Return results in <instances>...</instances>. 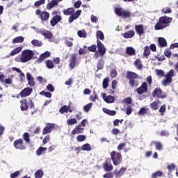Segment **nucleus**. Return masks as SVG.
Returning <instances> with one entry per match:
<instances>
[{"label": "nucleus", "mask_w": 178, "mask_h": 178, "mask_svg": "<svg viewBox=\"0 0 178 178\" xmlns=\"http://www.w3.org/2000/svg\"><path fill=\"white\" fill-rule=\"evenodd\" d=\"M20 109L22 112H26L29 111V108L31 109V115H34L37 110L35 109V106L34 105V102L31 98L23 99L20 101Z\"/></svg>", "instance_id": "obj_1"}, {"label": "nucleus", "mask_w": 178, "mask_h": 178, "mask_svg": "<svg viewBox=\"0 0 178 178\" xmlns=\"http://www.w3.org/2000/svg\"><path fill=\"white\" fill-rule=\"evenodd\" d=\"M173 22V18L166 15L160 17L159 22L154 26V30H163L166 27H169L170 24Z\"/></svg>", "instance_id": "obj_2"}, {"label": "nucleus", "mask_w": 178, "mask_h": 178, "mask_svg": "<svg viewBox=\"0 0 178 178\" xmlns=\"http://www.w3.org/2000/svg\"><path fill=\"white\" fill-rule=\"evenodd\" d=\"M63 13L65 16H70L68 18L69 23H73V22L79 19V17L81 15V10H78L74 13V8H68L63 10Z\"/></svg>", "instance_id": "obj_3"}, {"label": "nucleus", "mask_w": 178, "mask_h": 178, "mask_svg": "<svg viewBox=\"0 0 178 178\" xmlns=\"http://www.w3.org/2000/svg\"><path fill=\"white\" fill-rule=\"evenodd\" d=\"M103 169L105 172H108L103 175V178H113L114 175L112 172L113 165L111 161V159H106L103 163Z\"/></svg>", "instance_id": "obj_4"}, {"label": "nucleus", "mask_w": 178, "mask_h": 178, "mask_svg": "<svg viewBox=\"0 0 178 178\" xmlns=\"http://www.w3.org/2000/svg\"><path fill=\"white\" fill-rule=\"evenodd\" d=\"M34 56V51L32 50L26 49L22 51L20 56V62L26 63L29 60H31Z\"/></svg>", "instance_id": "obj_5"}, {"label": "nucleus", "mask_w": 178, "mask_h": 178, "mask_svg": "<svg viewBox=\"0 0 178 178\" xmlns=\"http://www.w3.org/2000/svg\"><path fill=\"white\" fill-rule=\"evenodd\" d=\"M110 156L115 166H119V165H120V163H122V161H123V156H122V154L115 150L110 153Z\"/></svg>", "instance_id": "obj_6"}, {"label": "nucleus", "mask_w": 178, "mask_h": 178, "mask_svg": "<svg viewBox=\"0 0 178 178\" xmlns=\"http://www.w3.org/2000/svg\"><path fill=\"white\" fill-rule=\"evenodd\" d=\"M126 77L129 80L130 87H138V80L136 79H137V74L131 71H128Z\"/></svg>", "instance_id": "obj_7"}, {"label": "nucleus", "mask_w": 178, "mask_h": 178, "mask_svg": "<svg viewBox=\"0 0 178 178\" xmlns=\"http://www.w3.org/2000/svg\"><path fill=\"white\" fill-rule=\"evenodd\" d=\"M114 13L117 16L122 17V19H127L131 16V13L129 10H125L123 8H115Z\"/></svg>", "instance_id": "obj_8"}, {"label": "nucleus", "mask_w": 178, "mask_h": 178, "mask_svg": "<svg viewBox=\"0 0 178 178\" xmlns=\"http://www.w3.org/2000/svg\"><path fill=\"white\" fill-rule=\"evenodd\" d=\"M165 78L161 81V84L164 86V87H168L169 84H171L172 81H173V77H175V71L173 70H170L165 76Z\"/></svg>", "instance_id": "obj_9"}, {"label": "nucleus", "mask_w": 178, "mask_h": 178, "mask_svg": "<svg viewBox=\"0 0 178 178\" xmlns=\"http://www.w3.org/2000/svg\"><path fill=\"white\" fill-rule=\"evenodd\" d=\"M152 95L153 97V98H166L167 95L166 93L163 92V90H162V89H161V88H156L152 93Z\"/></svg>", "instance_id": "obj_10"}, {"label": "nucleus", "mask_w": 178, "mask_h": 178, "mask_svg": "<svg viewBox=\"0 0 178 178\" xmlns=\"http://www.w3.org/2000/svg\"><path fill=\"white\" fill-rule=\"evenodd\" d=\"M56 127H58L56 124L47 122L43 129L42 134H49V133H52L54 130H56Z\"/></svg>", "instance_id": "obj_11"}, {"label": "nucleus", "mask_w": 178, "mask_h": 178, "mask_svg": "<svg viewBox=\"0 0 178 178\" xmlns=\"http://www.w3.org/2000/svg\"><path fill=\"white\" fill-rule=\"evenodd\" d=\"M69 62V67L71 69V70H73V69L76 67V65H79V62L77 61V54H71Z\"/></svg>", "instance_id": "obj_12"}, {"label": "nucleus", "mask_w": 178, "mask_h": 178, "mask_svg": "<svg viewBox=\"0 0 178 178\" xmlns=\"http://www.w3.org/2000/svg\"><path fill=\"white\" fill-rule=\"evenodd\" d=\"M35 15L37 16H40V20H42V22H47V20L49 19V13L47 11L41 12V10L38 9L35 10Z\"/></svg>", "instance_id": "obj_13"}, {"label": "nucleus", "mask_w": 178, "mask_h": 178, "mask_svg": "<svg viewBox=\"0 0 178 178\" xmlns=\"http://www.w3.org/2000/svg\"><path fill=\"white\" fill-rule=\"evenodd\" d=\"M97 51L99 54V56H101V58H103L105 54H106V49H105V46L104 45V44H102V42L99 39L97 40Z\"/></svg>", "instance_id": "obj_14"}, {"label": "nucleus", "mask_w": 178, "mask_h": 178, "mask_svg": "<svg viewBox=\"0 0 178 178\" xmlns=\"http://www.w3.org/2000/svg\"><path fill=\"white\" fill-rule=\"evenodd\" d=\"M136 92L139 95L148 92V84L146 82H143L142 85L136 89Z\"/></svg>", "instance_id": "obj_15"}, {"label": "nucleus", "mask_w": 178, "mask_h": 178, "mask_svg": "<svg viewBox=\"0 0 178 178\" xmlns=\"http://www.w3.org/2000/svg\"><path fill=\"white\" fill-rule=\"evenodd\" d=\"M31 92H33V89L30 87L24 88L18 95L21 97V98H26V97H29L31 95Z\"/></svg>", "instance_id": "obj_16"}, {"label": "nucleus", "mask_w": 178, "mask_h": 178, "mask_svg": "<svg viewBox=\"0 0 178 178\" xmlns=\"http://www.w3.org/2000/svg\"><path fill=\"white\" fill-rule=\"evenodd\" d=\"M13 146L16 149H26V146L23 144V139H17L14 141Z\"/></svg>", "instance_id": "obj_17"}, {"label": "nucleus", "mask_w": 178, "mask_h": 178, "mask_svg": "<svg viewBox=\"0 0 178 178\" xmlns=\"http://www.w3.org/2000/svg\"><path fill=\"white\" fill-rule=\"evenodd\" d=\"M62 20V16L59 15H54L51 19L50 20V26L51 27H55L58 23H59Z\"/></svg>", "instance_id": "obj_18"}, {"label": "nucleus", "mask_w": 178, "mask_h": 178, "mask_svg": "<svg viewBox=\"0 0 178 178\" xmlns=\"http://www.w3.org/2000/svg\"><path fill=\"white\" fill-rule=\"evenodd\" d=\"M39 33L47 40H51L54 37V34L52 33V32L47 30L40 29L39 31Z\"/></svg>", "instance_id": "obj_19"}, {"label": "nucleus", "mask_w": 178, "mask_h": 178, "mask_svg": "<svg viewBox=\"0 0 178 178\" xmlns=\"http://www.w3.org/2000/svg\"><path fill=\"white\" fill-rule=\"evenodd\" d=\"M102 97L106 104H113L115 102V97L112 95L106 96V93H103Z\"/></svg>", "instance_id": "obj_20"}, {"label": "nucleus", "mask_w": 178, "mask_h": 178, "mask_svg": "<svg viewBox=\"0 0 178 178\" xmlns=\"http://www.w3.org/2000/svg\"><path fill=\"white\" fill-rule=\"evenodd\" d=\"M49 56H51V52L47 51L40 56V57L38 59V62L39 63H41L42 62H44V60H45L47 58H49Z\"/></svg>", "instance_id": "obj_21"}, {"label": "nucleus", "mask_w": 178, "mask_h": 178, "mask_svg": "<svg viewBox=\"0 0 178 178\" xmlns=\"http://www.w3.org/2000/svg\"><path fill=\"white\" fill-rule=\"evenodd\" d=\"M26 79L28 80V83L30 87H34L35 86V82L34 81V77L31 76L30 72L26 73Z\"/></svg>", "instance_id": "obj_22"}, {"label": "nucleus", "mask_w": 178, "mask_h": 178, "mask_svg": "<svg viewBox=\"0 0 178 178\" xmlns=\"http://www.w3.org/2000/svg\"><path fill=\"white\" fill-rule=\"evenodd\" d=\"M135 31L138 35H143L144 34V25L139 24L135 26Z\"/></svg>", "instance_id": "obj_23"}, {"label": "nucleus", "mask_w": 178, "mask_h": 178, "mask_svg": "<svg viewBox=\"0 0 178 178\" xmlns=\"http://www.w3.org/2000/svg\"><path fill=\"white\" fill-rule=\"evenodd\" d=\"M58 5H59V2H58L57 0H51V2L47 3V10H51V9L55 8V6H58Z\"/></svg>", "instance_id": "obj_24"}, {"label": "nucleus", "mask_w": 178, "mask_h": 178, "mask_svg": "<svg viewBox=\"0 0 178 178\" xmlns=\"http://www.w3.org/2000/svg\"><path fill=\"white\" fill-rule=\"evenodd\" d=\"M122 35L124 37V38H133L134 35H136V32L134 31H129L127 32H125L124 33H122Z\"/></svg>", "instance_id": "obj_25"}, {"label": "nucleus", "mask_w": 178, "mask_h": 178, "mask_svg": "<svg viewBox=\"0 0 178 178\" xmlns=\"http://www.w3.org/2000/svg\"><path fill=\"white\" fill-rule=\"evenodd\" d=\"M158 42L159 47L161 48H165V47H168V42H166V39L162 37L158 38Z\"/></svg>", "instance_id": "obj_26"}, {"label": "nucleus", "mask_w": 178, "mask_h": 178, "mask_svg": "<svg viewBox=\"0 0 178 178\" xmlns=\"http://www.w3.org/2000/svg\"><path fill=\"white\" fill-rule=\"evenodd\" d=\"M84 133V128L81 127V125L76 126L72 131V134H79Z\"/></svg>", "instance_id": "obj_27"}, {"label": "nucleus", "mask_w": 178, "mask_h": 178, "mask_svg": "<svg viewBox=\"0 0 178 178\" xmlns=\"http://www.w3.org/2000/svg\"><path fill=\"white\" fill-rule=\"evenodd\" d=\"M126 170H127V168H121L119 171L115 170L114 171V175L117 177H118V176H123V175H124V172H126Z\"/></svg>", "instance_id": "obj_28"}, {"label": "nucleus", "mask_w": 178, "mask_h": 178, "mask_svg": "<svg viewBox=\"0 0 178 178\" xmlns=\"http://www.w3.org/2000/svg\"><path fill=\"white\" fill-rule=\"evenodd\" d=\"M159 104H161V102L159 100H157L151 103L150 104L151 109H153L154 111H158V109H159Z\"/></svg>", "instance_id": "obj_29"}, {"label": "nucleus", "mask_w": 178, "mask_h": 178, "mask_svg": "<svg viewBox=\"0 0 178 178\" xmlns=\"http://www.w3.org/2000/svg\"><path fill=\"white\" fill-rule=\"evenodd\" d=\"M126 53L127 55H129V56H133V55H136V49L131 47H127Z\"/></svg>", "instance_id": "obj_30"}, {"label": "nucleus", "mask_w": 178, "mask_h": 178, "mask_svg": "<svg viewBox=\"0 0 178 178\" xmlns=\"http://www.w3.org/2000/svg\"><path fill=\"white\" fill-rule=\"evenodd\" d=\"M24 41V38L23 36H18L16 37L15 38L13 39L12 43L13 44H19L22 43Z\"/></svg>", "instance_id": "obj_31"}, {"label": "nucleus", "mask_w": 178, "mask_h": 178, "mask_svg": "<svg viewBox=\"0 0 178 178\" xmlns=\"http://www.w3.org/2000/svg\"><path fill=\"white\" fill-rule=\"evenodd\" d=\"M134 65L136 66L138 70H141L143 69V64L141 63V60L138 58L134 61Z\"/></svg>", "instance_id": "obj_32"}, {"label": "nucleus", "mask_w": 178, "mask_h": 178, "mask_svg": "<svg viewBox=\"0 0 178 178\" xmlns=\"http://www.w3.org/2000/svg\"><path fill=\"white\" fill-rule=\"evenodd\" d=\"M22 49H23V47H16L10 52V56H15V55H17V54L22 52Z\"/></svg>", "instance_id": "obj_33"}, {"label": "nucleus", "mask_w": 178, "mask_h": 178, "mask_svg": "<svg viewBox=\"0 0 178 178\" xmlns=\"http://www.w3.org/2000/svg\"><path fill=\"white\" fill-rule=\"evenodd\" d=\"M31 44L33 47H42V42L36 39L33 40Z\"/></svg>", "instance_id": "obj_34"}, {"label": "nucleus", "mask_w": 178, "mask_h": 178, "mask_svg": "<svg viewBox=\"0 0 178 178\" xmlns=\"http://www.w3.org/2000/svg\"><path fill=\"white\" fill-rule=\"evenodd\" d=\"M45 63L47 69H54V67H55L53 60H47L45 61Z\"/></svg>", "instance_id": "obj_35"}, {"label": "nucleus", "mask_w": 178, "mask_h": 178, "mask_svg": "<svg viewBox=\"0 0 178 178\" xmlns=\"http://www.w3.org/2000/svg\"><path fill=\"white\" fill-rule=\"evenodd\" d=\"M69 108H70V106H67L66 105L63 106L60 109H59V112L61 114L63 113H67V112H69Z\"/></svg>", "instance_id": "obj_36"}, {"label": "nucleus", "mask_w": 178, "mask_h": 178, "mask_svg": "<svg viewBox=\"0 0 178 178\" xmlns=\"http://www.w3.org/2000/svg\"><path fill=\"white\" fill-rule=\"evenodd\" d=\"M96 38H97V40H102V41L105 40L104 33H102L101 31H97L96 32Z\"/></svg>", "instance_id": "obj_37"}, {"label": "nucleus", "mask_w": 178, "mask_h": 178, "mask_svg": "<svg viewBox=\"0 0 178 178\" xmlns=\"http://www.w3.org/2000/svg\"><path fill=\"white\" fill-rule=\"evenodd\" d=\"M77 120L76 118H70L67 120V126H73V124H77Z\"/></svg>", "instance_id": "obj_38"}, {"label": "nucleus", "mask_w": 178, "mask_h": 178, "mask_svg": "<svg viewBox=\"0 0 178 178\" xmlns=\"http://www.w3.org/2000/svg\"><path fill=\"white\" fill-rule=\"evenodd\" d=\"M82 151H91V145L86 143L81 147Z\"/></svg>", "instance_id": "obj_39"}, {"label": "nucleus", "mask_w": 178, "mask_h": 178, "mask_svg": "<svg viewBox=\"0 0 178 178\" xmlns=\"http://www.w3.org/2000/svg\"><path fill=\"white\" fill-rule=\"evenodd\" d=\"M44 176V171L42 170H38L35 172V178H42Z\"/></svg>", "instance_id": "obj_40"}, {"label": "nucleus", "mask_w": 178, "mask_h": 178, "mask_svg": "<svg viewBox=\"0 0 178 178\" xmlns=\"http://www.w3.org/2000/svg\"><path fill=\"white\" fill-rule=\"evenodd\" d=\"M155 73L156 76H159V77H165V71L162 70H155Z\"/></svg>", "instance_id": "obj_41"}, {"label": "nucleus", "mask_w": 178, "mask_h": 178, "mask_svg": "<svg viewBox=\"0 0 178 178\" xmlns=\"http://www.w3.org/2000/svg\"><path fill=\"white\" fill-rule=\"evenodd\" d=\"M40 95H42V97H46V98H51L52 97V93L49 92H45L44 90L41 91L40 92Z\"/></svg>", "instance_id": "obj_42"}, {"label": "nucleus", "mask_w": 178, "mask_h": 178, "mask_svg": "<svg viewBox=\"0 0 178 178\" xmlns=\"http://www.w3.org/2000/svg\"><path fill=\"white\" fill-rule=\"evenodd\" d=\"M44 151H47V147H39L36 150V155H38V156H40V155H42V152H44Z\"/></svg>", "instance_id": "obj_43"}, {"label": "nucleus", "mask_w": 178, "mask_h": 178, "mask_svg": "<svg viewBox=\"0 0 178 178\" xmlns=\"http://www.w3.org/2000/svg\"><path fill=\"white\" fill-rule=\"evenodd\" d=\"M162 175H163V172H162V171H156L154 173L152 174V178L162 177Z\"/></svg>", "instance_id": "obj_44"}, {"label": "nucleus", "mask_w": 178, "mask_h": 178, "mask_svg": "<svg viewBox=\"0 0 178 178\" xmlns=\"http://www.w3.org/2000/svg\"><path fill=\"white\" fill-rule=\"evenodd\" d=\"M151 54V50L149 49V47L148 46H145L144 47V51H143V55L144 56H149V54Z\"/></svg>", "instance_id": "obj_45"}, {"label": "nucleus", "mask_w": 178, "mask_h": 178, "mask_svg": "<svg viewBox=\"0 0 178 178\" xmlns=\"http://www.w3.org/2000/svg\"><path fill=\"white\" fill-rule=\"evenodd\" d=\"M147 111H148V109L142 107L140 108L139 111L138 112V115L139 116H144V115H145V113H147Z\"/></svg>", "instance_id": "obj_46"}, {"label": "nucleus", "mask_w": 178, "mask_h": 178, "mask_svg": "<svg viewBox=\"0 0 178 178\" xmlns=\"http://www.w3.org/2000/svg\"><path fill=\"white\" fill-rule=\"evenodd\" d=\"M91 108H92V103H89L83 106V110L84 112H90Z\"/></svg>", "instance_id": "obj_47"}, {"label": "nucleus", "mask_w": 178, "mask_h": 178, "mask_svg": "<svg viewBox=\"0 0 178 178\" xmlns=\"http://www.w3.org/2000/svg\"><path fill=\"white\" fill-rule=\"evenodd\" d=\"M152 144L155 145L156 149H158L159 151H161V149H162V143H161V142L153 141Z\"/></svg>", "instance_id": "obj_48"}, {"label": "nucleus", "mask_w": 178, "mask_h": 178, "mask_svg": "<svg viewBox=\"0 0 178 178\" xmlns=\"http://www.w3.org/2000/svg\"><path fill=\"white\" fill-rule=\"evenodd\" d=\"M97 67L98 69V70H102V69H104V60L101 59L99 60V62L97 63Z\"/></svg>", "instance_id": "obj_49"}, {"label": "nucleus", "mask_w": 178, "mask_h": 178, "mask_svg": "<svg viewBox=\"0 0 178 178\" xmlns=\"http://www.w3.org/2000/svg\"><path fill=\"white\" fill-rule=\"evenodd\" d=\"M108 86H109V78L106 77L103 80V88H108Z\"/></svg>", "instance_id": "obj_50"}, {"label": "nucleus", "mask_w": 178, "mask_h": 178, "mask_svg": "<svg viewBox=\"0 0 178 178\" xmlns=\"http://www.w3.org/2000/svg\"><path fill=\"white\" fill-rule=\"evenodd\" d=\"M162 13H164L165 15L168 13H172V9L169 7H165L161 10Z\"/></svg>", "instance_id": "obj_51"}, {"label": "nucleus", "mask_w": 178, "mask_h": 178, "mask_svg": "<svg viewBox=\"0 0 178 178\" xmlns=\"http://www.w3.org/2000/svg\"><path fill=\"white\" fill-rule=\"evenodd\" d=\"M86 136L84 135H79L77 137H76V140L79 143H81L83 141H86Z\"/></svg>", "instance_id": "obj_52"}, {"label": "nucleus", "mask_w": 178, "mask_h": 178, "mask_svg": "<svg viewBox=\"0 0 178 178\" xmlns=\"http://www.w3.org/2000/svg\"><path fill=\"white\" fill-rule=\"evenodd\" d=\"M44 3H45V0H39L34 3V6H36V8H38V6L44 5Z\"/></svg>", "instance_id": "obj_53"}, {"label": "nucleus", "mask_w": 178, "mask_h": 178, "mask_svg": "<svg viewBox=\"0 0 178 178\" xmlns=\"http://www.w3.org/2000/svg\"><path fill=\"white\" fill-rule=\"evenodd\" d=\"M88 51H90V52H97V45L95 44L91 45L88 47Z\"/></svg>", "instance_id": "obj_54"}, {"label": "nucleus", "mask_w": 178, "mask_h": 178, "mask_svg": "<svg viewBox=\"0 0 178 178\" xmlns=\"http://www.w3.org/2000/svg\"><path fill=\"white\" fill-rule=\"evenodd\" d=\"M93 95L94 96L92 95L90 97V100L92 102H95V100L98 99V95H97V92H94Z\"/></svg>", "instance_id": "obj_55"}, {"label": "nucleus", "mask_w": 178, "mask_h": 178, "mask_svg": "<svg viewBox=\"0 0 178 178\" xmlns=\"http://www.w3.org/2000/svg\"><path fill=\"white\" fill-rule=\"evenodd\" d=\"M175 168H176V165H175V163H171L167 165V169L168 170L169 172H172V170H174Z\"/></svg>", "instance_id": "obj_56"}, {"label": "nucleus", "mask_w": 178, "mask_h": 178, "mask_svg": "<svg viewBox=\"0 0 178 178\" xmlns=\"http://www.w3.org/2000/svg\"><path fill=\"white\" fill-rule=\"evenodd\" d=\"M47 90L50 92H54V91H55V88L54 87V86H52V84H49L47 86Z\"/></svg>", "instance_id": "obj_57"}, {"label": "nucleus", "mask_w": 178, "mask_h": 178, "mask_svg": "<svg viewBox=\"0 0 178 178\" xmlns=\"http://www.w3.org/2000/svg\"><path fill=\"white\" fill-rule=\"evenodd\" d=\"M164 55L167 58H170V56H172V51H170V49H165L164 51Z\"/></svg>", "instance_id": "obj_58"}, {"label": "nucleus", "mask_w": 178, "mask_h": 178, "mask_svg": "<svg viewBox=\"0 0 178 178\" xmlns=\"http://www.w3.org/2000/svg\"><path fill=\"white\" fill-rule=\"evenodd\" d=\"M78 35H79V37H80V38H86V37H87L86 35V32L82 31H78Z\"/></svg>", "instance_id": "obj_59"}, {"label": "nucleus", "mask_w": 178, "mask_h": 178, "mask_svg": "<svg viewBox=\"0 0 178 178\" xmlns=\"http://www.w3.org/2000/svg\"><path fill=\"white\" fill-rule=\"evenodd\" d=\"M20 175V171H16L12 174H10V178H16L17 176Z\"/></svg>", "instance_id": "obj_60"}, {"label": "nucleus", "mask_w": 178, "mask_h": 178, "mask_svg": "<svg viewBox=\"0 0 178 178\" xmlns=\"http://www.w3.org/2000/svg\"><path fill=\"white\" fill-rule=\"evenodd\" d=\"M165 111H166V105L161 106V107L159 110V112H160L161 115H163V113Z\"/></svg>", "instance_id": "obj_61"}, {"label": "nucleus", "mask_w": 178, "mask_h": 178, "mask_svg": "<svg viewBox=\"0 0 178 178\" xmlns=\"http://www.w3.org/2000/svg\"><path fill=\"white\" fill-rule=\"evenodd\" d=\"M24 140L26 141L28 144L30 143V135L29 134H24Z\"/></svg>", "instance_id": "obj_62"}, {"label": "nucleus", "mask_w": 178, "mask_h": 178, "mask_svg": "<svg viewBox=\"0 0 178 178\" xmlns=\"http://www.w3.org/2000/svg\"><path fill=\"white\" fill-rule=\"evenodd\" d=\"M74 6V8H76V9H79V8L81 6V1L79 0L76 2H75Z\"/></svg>", "instance_id": "obj_63"}, {"label": "nucleus", "mask_w": 178, "mask_h": 178, "mask_svg": "<svg viewBox=\"0 0 178 178\" xmlns=\"http://www.w3.org/2000/svg\"><path fill=\"white\" fill-rule=\"evenodd\" d=\"M65 45H67V47H73V42L70 41L68 40H65Z\"/></svg>", "instance_id": "obj_64"}]
</instances>
